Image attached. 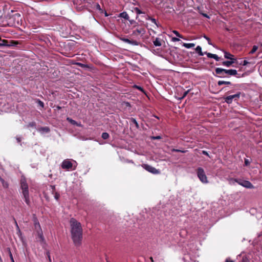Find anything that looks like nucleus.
Masks as SVG:
<instances>
[{
	"label": "nucleus",
	"instance_id": "nucleus-21",
	"mask_svg": "<svg viewBox=\"0 0 262 262\" xmlns=\"http://www.w3.org/2000/svg\"><path fill=\"white\" fill-rule=\"evenodd\" d=\"M195 51L200 56H203L204 54V53L202 52V48L200 46L196 47Z\"/></svg>",
	"mask_w": 262,
	"mask_h": 262
},
{
	"label": "nucleus",
	"instance_id": "nucleus-20",
	"mask_svg": "<svg viewBox=\"0 0 262 262\" xmlns=\"http://www.w3.org/2000/svg\"><path fill=\"white\" fill-rule=\"evenodd\" d=\"M153 43L156 47H160L162 45L159 38H156L155 40L153 41Z\"/></svg>",
	"mask_w": 262,
	"mask_h": 262
},
{
	"label": "nucleus",
	"instance_id": "nucleus-3",
	"mask_svg": "<svg viewBox=\"0 0 262 262\" xmlns=\"http://www.w3.org/2000/svg\"><path fill=\"white\" fill-rule=\"evenodd\" d=\"M20 187L22 190V193L26 203L30 205V198L28 185L25 178H22L20 180Z\"/></svg>",
	"mask_w": 262,
	"mask_h": 262
},
{
	"label": "nucleus",
	"instance_id": "nucleus-22",
	"mask_svg": "<svg viewBox=\"0 0 262 262\" xmlns=\"http://www.w3.org/2000/svg\"><path fill=\"white\" fill-rule=\"evenodd\" d=\"M50 128L48 127H42L39 129V132L49 133L50 132Z\"/></svg>",
	"mask_w": 262,
	"mask_h": 262
},
{
	"label": "nucleus",
	"instance_id": "nucleus-18",
	"mask_svg": "<svg viewBox=\"0 0 262 262\" xmlns=\"http://www.w3.org/2000/svg\"><path fill=\"white\" fill-rule=\"evenodd\" d=\"M94 8L98 10L100 13H103V10L101 8L100 5L98 3H94Z\"/></svg>",
	"mask_w": 262,
	"mask_h": 262
},
{
	"label": "nucleus",
	"instance_id": "nucleus-9",
	"mask_svg": "<svg viewBox=\"0 0 262 262\" xmlns=\"http://www.w3.org/2000/svg\"><path fill=\"white\" fill-rule=\"evenodd\" d=\"M119 39L123 42L128 43L133 46H138L139 45V42L135 40H130L123 37H119Z\"/></svg>",
	"mask_w": 262,
	"mask_h": 262
},
{
	"label": "nucleus",
	"instance_id": "nucleus-28",
	"mask_svg": "<svg viewBox=\"0 0 262 262\" xmlns=\"http://www.w3.org/2000/svg\"><path fill=\"white\" fill-rule=\"evenodd\" d=\"M172 32L178 37H180L181 38H183V36L180 34L178 31L176 30H173Z\"/></svg>",
	"mask_w": 262,
	"mask_h": 262
},
{
	"label": "nucleus",
	"instance_id": "nucleus-23",
	"mask_svg": "<svg viewBox=\"0 0 262 262\" xmlns=\"http://www.w3.org/2000/svg\"><path fill=\"white\" fill-rule=\"evenodd\" d=\"M130 120L131 122H132L133 124H134L135 125V126L137 129H138L139 128V124L138 123L136 119H135L134 118H131L130 119Z\"/></svg>",
	"mask_w": 262,
	"mask_h": 262
},
{
	"label": "nucleus",
	"instance_id": "nucleus-41",
	"mask_svg": "<svg viewBox=\"0 0 262 262\" xmlns=\"http://www.w3.org/2000/svg\"><path fill=\"white\" fill-rule=\"evenodd\" d=\"M51 189H52V193H54L55 192V185H51L50 186Z\"/></svg>",
	"mask_w": 262,
	"mask_h": 262
},
{
	"label": "nucleus",
	"instance_id": "nucleus-34",
	"mask_svg": "<svg viewBox=\"0 0 262 262\" xmlns=\"http://www.w3.org/2000/svg\"><path fill=\"white\" fill-rule=\"evenodd\" d=\"M135 10L137 14H141L143 13V12L138 8H135Z\"/></svg>",
	"mask_w": 262,
	"mask_h": 262
},
{
	"label": "nucleus",
	"instance_id": "nucleus-47",
	"mask_svg": "<svg viewBox=\"0 0 262 262\" xmlns=\"http://www.w3.org/2000/svg\"><path fill=\"white\" fill-rule=\"evenodd\" d=\"M16 139L18 143H20L21 141V137H16Z\"/></svg>",
	"mask_w": 262,
	"mask_h": 262
},
{
	"label": "nucleus",
	"instance_id": "nucleus-11",
	"mask_svg": "<svg viewBox=\"0 0 262 262\" xmlns=\"http://www.w3.org/2000/svg\"><path fill=\"white\" fill-rule=\"evenodd\" d=\"M145 32V30L143 28H140L139 29H137L136 30L133 31V34L134 35H138L139 34H144Z\"/></svg>",
	"mask_w": 262,
	"mask_h": 262
},
{
	"label": "nucleus",
	"instance_id": "nucleus-29",
	"mask_svg": "<svg viewBox=\"0 0 262 262\" xmlns=\"http://www.w3.org/2000/svg\"><path fill=\"white\" fill-rule=\"evenodd\" d=\"M36 102L38 103V104L41 107L43 108L44 107V103L42 101L40 100L39 99H36Z\"/></svg>",
	"mask_w": 262,
	"mask_h": 262
},
{
	"label": "nucleus",
	"instance_id": "nucleus-16",
	"mask_svg": "<svg viewBox=\"0 0 262 262\" xmlns=\"http://www.w3.org/2000/svg\"><path fill=\"white\" fill-rule=\"evenodd\" d=\"M0 181L2 182V185L4 188H7L9 187V184L6 182L2 178L0 177Z\"/></svg>",
	"mask_w": 262,
	"mask_h": 262
},
{
	"label": "nucleus",
	"instance_id": "nucleus-56",
	"mask_svg": "<svg viewBox=\"0 0 262 262\" xmlns=\"http://www.w3.org/2000/svg\"><path fill=\"white\" fill-rule=\"evenodd\" d=\"M48 257V258H49V260L51 262V259L50 255H49Z\"/></svg>",
	"mask_w": 262,
	"mask_h": 262
},
{
	"label": "nucleus",
	"instance_id": "nucleus-7",
	"mask_svg": "<svg viewBox=\"0 0 262 262\" xmlns=\"http://www.w3.org/2000/svg\"><path fill=\"white\" fill-rule=\"evenodd\" d=\"M142 166L148 172L153 174H159L160 171L159 169H157L155 167L148 164H143Z\"/></svg>",
	"mask_w": 262,
	"mask_h": 262
},
{
	"label": "nucleus",
	"instance_id": "nucleus-49",
	"mask_svg": "<svg viewBox=\"0 0 262 262\" xmlns=\"http://www.w3.org/2000/svg\"><path fill=\"white\" fill-rule=\"evenodd\" d=\"M201 14L205 17L209 18L210 17L206 13H201Z\"/></svg>",
	"mask_w": 262,
	"mask_h": 262
},
{
	"label": "nucleus",
	"instance_id": "nucleus-13",
	"mask_svg": "<svg viewBox=\"0 0 262 262\" xmlns=\"http://www.w3.org/2000/svg\"><path fill=\"white\" fill-rule=\"evenodd\" d=\"M236 60H231L230 61H225L222 62V64L227 67H230Z\"/></svg>",
	"mask_w": 262,
	"mask_h": 262
},
{
	"label": "nucleus",
	"instance_id": "nucleus-33",
	"mask_svg": "<svg viewBox=\"0 0 262 262\" xmlns=\"http://www.w3.org/2000/svg\"><path fill=\"white\" fill-rule=\"evenodd\" d=\"M9 256H10V259L11 260L12 262H15L14 261V258L13 257V255H12V254L10 251V249L9 248Z\"/></svg>",
	"mask_w": 262,
	"mask_h": 262
},
{
	"label": "nucleus",
	"instance_id": "nucleus-37",
	"mask_svg": "<svg viewBox=\"0 0 262 262\" xmlns=\"http://www.w3.org/2000/svg\"><path fill=\"white\" fill-rule=\"evenodd\" d=\"M212 58L214 59L216 61H219L220 59V58L216 54H213Z\"/></svg>",
	"mask_w": 262,
	"mask_h": 262
},
{
	"label": "nucleus",
	"instance_id": "nucleus-51",
	"mask_svg": "<svg viewBox=\"0 0 262 262\" xmlns=\"http://www.w3.org/2000/svg\"><path fill=\"white\" fill-rule=\"evenodd\" d=\"M136 87L141 91H143V89L142 87L137 85H136Z\"/></svg>",
	"mask_w": 262,
	"mask_h": 262
},
{
	"label": "nucleus",
	"instance_id": "nucleus-4",
	"mask_svg": "<svg viewBox=\"0 0 262 262\" xmlns=\"http://www.w3.org/2000/svg\"><path fill=\"white\" fill-rule=\"evenodd\" d=\"M22 20V18L21 15L18 13H16L13 14L9 18L10 23H12V25L14 26H18L21 23Z\"/></svg>",
	"mask_w": 262,
	"mask_h": 262
},
{
	"label": "nucleus",
	"instance_id": "nucleus-32",
	"mask_svg": "<svg viewBox=\"0 0 262 262\" xmlns=\"http://www.w3.org/2000/svg\"><path fill=\"white\" fill-rule=\"evenodd\" d=\"M54 194V198L57 200L58 201L59 199V197H60V194L57 192H55L53 193Z\"/></svg>",
	"mask_w": 262,
	"mask_h": 262
},
{
	"label": "nucleus",
	"instance_id": "nucleus-57",
	"mask_svg": "<svg viewBox=\"0 0 262 262\" xmlns=\"http://www.w3.org/2000/svg\"><path fill=\"white\" fill-rule=\"evenodd\" d=\"M150 259L151 260V261H154L153 258L152 257H150Z\"/></svg>",
	"mask_w": 262,
	"mask_h": 262
},
{
	"label": "nucleus",
	"instance_id": "nucleus-1",
	"mask_svg": "<svg viewBox=\"0 0 262 262\" xmlns=\"http://www.w3.org/2000/svg\"><path fill=\"white\" fill-rule=\"evenodd\" d=\"M71 226V238L76 246L81 245L83 230L81 223L75 219L71 218L70 221Z\"/></svg>",
	"mask_w": 262,
	"mask_h": 262
},
{
	"label": "nucleus",
	"instance_id": "nucleus-5",
	"mask_svg": "<svg viewBox=\"0 0 262 262\" xmlns=\"http://www.w3.org/2000/svg\"><path fill=\"white\" fill-rule=\"evenodd\" d=\"M197 176L200 180L203 183H208V181L204 170L202 167H199L196 170Z\"/></svg>",
	"mask_w": 262,
	"mask_h": 262
},
{
	"label": "nucleus",
	"instance_id": "nucleus-17",
	"mask_svg": "<svg viewBox=\"0 0 262 262\" xmlns=\"http://www.w3.org/2000/svg\"><path fill=\"white\" fill-rule=\"evenodd\" d=\"M183 46L187 48L190 49L195 46V44L193 43H183Z\"/></svg>",
	"mask_w": 262,
	"mask_h": 262
},
{
	"label": "nucleus",
	"instance_id": "nucleus-8",
	"mask_svg": "<svg viewBox=\"0 0 262 262\" xmlns=\"http://www.w3.org/2000/svg\"><path fill=\"white\" fill-rule=\"evenodd\" d=\"M61 166L63 169L70 170L72 168L73 164L69 159H66L63 161Z\"/></svg>",
	"mask_w": 262,
	"mask_h": 262
},
{
	"label": "nucleus",
	"instance_id": "nucleus-58",
	"mask_svg": "<svg viewBox=\"0 0 262 262\" xmlns=\"http://www.w3.org/2000/svg\"><path fill=\"white\" fill-rule=\"evenodd\" d=\"M47 255L48 256L49 255H50V253L49 251L47 252Z\"/></svg>",
	"mask_w": 262,
	"mask_h": 262
},
{
	"label": "nucleus",
	"instance_id": "nucleus-14",
	"mask_svg": "<svg viewBox=\"0 0 262 262\" xmlns=\"http://www.w3.org/2000/svg\"><path fill=\"white\" fill-rule=\"evenodd\" d=\"M119 17L123 18L126 20H129V16L126 12L120 13L119 15Z\"/></svg>",
	"mask_w": 262,
	"mask_h": 262
},
{
	"label": "nucleus",
	"instance_id": "nucleus-46",
	"mask_svg": "<svg viewBox=\"0 0 262 262\" xmlns=\"http://www.w3.org/2000/svg\"><path fill=\"white\" fill-rule=\"evenodd\" d=\"M202 154H203V155H206V156H208V157H210V156H209V154L208 153V152H207V151L203 150V151H202Z\"/></svg>",
	"mask_w": 262,
	"mask_h": 262
},
{
	"label": "nucleus",
	"instance_id": "nucleus-55",
	"mask_svg": "<svg viewBox=\"0 0 262 262\" xmlns=\"http://www.w3.org/2000/svg\"><path fill=\"white\" fill-rule=\"evenodd\" d=\"M127 162L128 163H134V162L132 160H127Z\"/></svg>",
	"mask_w": 262,
	"mask_h": 262
},
{
	"label": "nucleus",
	"instance_id": "nucleus-30",
	"mask_svg": "<svg viewBox=\"0 0 262 262\" xmlns=\"http://www.w3.org/2000/svg\"><path fill=\"white\" fill-rule=\"evenodd\" d=\"M171 151L173 152H182V153H185L186 152V150H180V149H174V148L172 149Z\"/></svg>",
	"mask_w": 262,
	"mask_h": 262
},
{
	"label": "nucleus",
	"instance_id": "nucleus-35",
	"mask_svg": "<svg viewBox=\"0 0 262 262\" xmlns=\"http://www.w3.org/2000/svg\"><path fill=\"white\" fill-rule=\"evenodd\" d=\"M204 54H206L207 57L209 58H213V54L210 53H207V52H204Z\"/></svg>",
	"mask_w": 262,
	"mask_h": 262
},
{
	"label": "nucleus",
	"instance_id": "nucleus-36",
	"mask_svg": "<svg viewBox=\"0 0 262 262\" xmlns=\"http://www.w3.org/2000/svg\"><path fill=\"white\" fill-rule=\"evenodd\" d=\"M35 126H36V123L34 122H30L28 124V126L32 127H35Z\"/></svg>",
	"mask_w": 262,
	"mask_h": 262
},
{
	"label": "nucleus",
	"instance_id": "nucleus-53",
	"mask_svg": "<svg viewBox=\"0 0 262 262\" xmlns=\"http://www.w3.org/2000/svg\"><path fill=\"white\" fill-rule=\"evenodd\" d=\"M103 13H104V15L105 16H108V14L107 13V12L106 11H103Z\"/></svg>",
	"mask_w": 262,
	"mask_h": 262
},
{
	"label": "nucleus",
	"instance_id": "nucleus-38",
	"mask_svg": "<svg viewBox=\"0 0 262 262\" xmlns=\"http://www.w3.org/2000/svg\"><path fill=\"white\" fill-rule=\"evenodd\" d=\"M204 37L208 41V42L209 45H212V43L211 42V41H210V38L208 37H207L206 35H204Z\"/></svg>",
	"mask_w": 262,
	"mask_h": 262
},
{
	"label": "nucleus",
	"instance_id": "nucleus-6",
	"mask_svg": "<svg viewBox=\"0 0 262 262\" xmlns=\"http://www.w3.org/2000/svg\"><path fill=\"white\" fill-rule=\"evenodd\" d=\"M241 94V93L239 92L235 94L224 97L223 99L226 103L230 104L232 103L233 100H237L239 98Z\"/></svg>",
	"mask_w": 262,
	"mask_h": 262
},
{
	"label": "nucleus",
	"instance_id": "nucleus-12",
	"mask_svg": "<svg viewBox=\"0 0 262 262\" xmlns=\"http://www.w3.org/2000/svg\"><path fill=\"white\" fill-rule=\"evenodd\" d=\"M224 57L226 59H229L233 60H236V59L235 58H233V57H234L233 55H232V54H230V53L227 52L226 51H224Z\"/></svg>",
	"mask_w": 262,
	"mask_h": 262
},
{
	"label": "nucleus",
	"instance_id": "nucleus-31",
	"mask_svg": "<svg viewBox=\"0 0 262 262\" xmlns=\"http://www.w3.org/2000/svg\"><path fill=\"white\" fill-rule=\"evenodd\" d=\"M148 19L150 20L152 23L155 24L157 27H159L155 18L149 17Z\"/></svg>",
	"mask_w": 262,
	"mask_h": 262
},
{
	"label": "nucleus",
	"instance_id": "nucleus-52",
	"mask_svg": "<svg viewBox=\"0 0 262 262\" xmlns=\"http://www.w3.org/2000/svg\"><path fill=\"white\" fill-rule=\"evenodd\" d=\"M225 262H234L233 260H231V259H230L229 258L228 259H227L225 261Z\"/></svg>",
	"mask_w": 262,
	"mask_h": 262
},
{
	"label": "nucleus",
	"instance_id": "nucleus-43",
	"mask_svg": "<svg viewBox=\"0 0 262 262\" xmlns=\"http://www.w3.org/2000/svg\"><path fill=\"white\" fill-rule=\"evenodd\" d=\"M250 164V162L248 159H245V165L246 166H248Z\"/></svg>",
	"mask_w": 262,
	"mask_h": 262
},
{
	"label": "nucleus",
	"instance_id": "nucleus-27",
	"mask_svg": "<svg viewBox=\"0 0 262 262\" xmlns=\"http://www.w3.org/2000/svg\"><path fill=\"white\" fill-rule=\"evenodd\" d=\"M257 49H258V47L257 46H255V45L253 46L252 50L249 52V54H253L257 51Z\"/></svg>",
	"mask_w": 262,
	"mask_h": 262
},
{
	"label": "nucleus",
	"instance_id": "nucleus-42",
	"mask_svg": "<svg viewBox=\"0 0 262 262\" xmlns=\"http://www.w3.org/2000/svg\"><path fill=\"white\" fill-rule=\"evenodd\" d=\"M241 262H248V259L247 257L244 256L242 258V260Z\"/></svg>",
	"mask_w": 262,
	"mask_h": 262
},
{
	"label": "nucleus",
	"instance_id": "nucleus-40",
	"mask_svg": "<svg viewBox=\"0 0 262 262\" xmlns=\"http://www.w3.org/2000/svg\"><path fill=\"white\" fill-rule=\"evenodd\" d=\"M189 92V90L186 91H185L183 94V96L182 97H181V99H183L186 96V95H187V94L188 93V92Z\"/></svg>",
	"mask_w": 262,
	"mask_h": 262
},
{
	"label": "nucleus",
	"instance_id": "nucleus-50",
	"mask_svg": "<svg viewBox=\"0 0 262 262\" xmlns=\"http://www.w3.org/2000/svg\"><path fill=\"white\" fill-rule=\"evenodd\" d=\"M15 225H16V228H17V230H18V232H20V230L19 228V227H18V224H17V222H16V221H15Z\"/></svg>",
	"mask_w": 262,
	"mask_h": 262
},
{
	"label": "nucleus",
	"instance_id": "nucleus-39",
	"mask_svg": "<svg viewBox=\"0 0 262 262\" xmlns=\"http://www.w3.org/2000/svg\"><path fill=\"white\" fill-rule=\"evenodd\" d=\"M38 236H39V238H40V239L41 240V241L43 242L44 241V237H43L42 233V232L39 233Z\"/></svg>",
	"mask_w": 262,
	"mask_h": 262
},
{
	"label": "nucleus",
	"instance_id": "nucleus-44",
	"mask_svg": "<svg viewBox=\"0 0 262 262\" xmlns=\"http://www.w3.org/2000/svg\"><path fill=\"white\" fill-rule=\"evenodd\" d=\"M152 139H155V140H159V139H161V137L160 136H154L152 137Z\"/></svg>",
	"mask_w": 262,
	"mask_h": 262
},
{
	"label": "nucleus",
	"instance_id": "nucleus-10",
	"mask_svg": "<svg viewBox=\"0 0 262 262\" xmlns=\"http://www.w3.org/2000/svg\"><path fill=\"white\" fill-rule=\"evenodd\" d=\"M242 186L247 188H252L253 187V185L250 182L244 180H243Z\"/></svg>",
	"mask_w": 262,
	"mask_h": 262
},
{
	"label": "nucleus",
	"instance_id": "nucleus-2",
	"mask_svg": "<svg viewBox=\"0 0 262 262\" xmlns=\"http://www.w3.org/2000/svg\"><path fill=\"white\" fill-rule=\"evenodd\" d=\"M215 72L216 74V76L219 78H225L228 76H235L237 75V72L236 70L234 69H225L221 68H216L215 69Z\"/></svg>",
	"mask_w": 262,
	"mask_h": 262
},
{
	"label": "nucleus",
	"instance_id": "nucleus-24",
	"mask_svg": "<svg viewBox=\"0 0 262 262\" xmlns=\"http://www.w3.org/2000/svg\"><path fill=\"white\" fill-rule=\"evenodd\" d=\"M76 64L82 68H89L90 67L88 64H85L80 62H77Z\"/></svg>",
	"mask_w": 262,
	"mask_h": 262
},
{
	"label": "nucleus",
	"instance_id": "nucleus-48",
	"mask_svg": "<svg viewBox=\"0 0 262 262\" xmlns=\"http://www.w3.org/2000/svg\"><path fill=\"white\" fill-rule=\"evenodd\" d=\"M172 40L173 41H174V42H176V41H180V39H179V38H177V37H173V38H172Z\"/></svg>",
	"mask_w": 262,
	"mask_h": 262
},
{
	"label": "nucleus",
	"instance_id": "nucleus-45",
	"mask_svg": "<svg viewBox=\"0 0 262 262\" xmlns=\"http://www.w3.org/2000/svg\"><path fill=\"white\" fill-rule=\"evenodd\" d=\"M249 62L246 60H244L242 63H241L240 64H242L243 66L247 65Z\"/></svg>",
	"mask_w": 262,
	"mask_h": 262
},
{
	"label": "nucleus",
	"instance_id": "nucleus-25",
	"mask_svg": "<svg viewBox=\"0 0 262 262\" xmlns=\"http://www.w3.org/2000/svg\"><path fill=\"white\" fill-rule=\"evenodd\" d=\"M67 120L70 122L73 125H76L77 126H80V125H78L77 123V122L74 120H73L72 119L70 118H67Z\"/></svg>",
	"mask_w": 262,
	"mask_h": 262
},
{
	"label": "nucleus",
	"instance_id": "nucleus-54",
	"mask_svg": "<svg viewBox=\"0 0 262 262\" xmlns=\"http://www.w3.org/2000/svg\"><path fill=\"white\" fill-rule=\"evenodd\" d=\"M35 226H36V225H38L39 227H40V224H39V222H36V223H35Z\"/></svg>",
	"mask_w": 262,
	"mask_h": 262
},
{
	"label": "nucleus",
	"instance_id": "nucleus-26",
	"mask_svg": "<svg viewBox=\"0 0 262 262\" xmlns=\"http://www.w3.org/2000/svg\"><path fill=\"white\" fill-rule=\"evenodd\" d=\"M109 137L110 135L107 133L104 132L102 134L101 137L104 140L107 139Z\"/></svg>",
	"mask_w": 262,
	"mask_h": 262
},
{
	"label": "nucleus",
	"instance_id": "nucleus-19",
	"mask_svg": "<svg viewBox=\"0 0 262 262\" xmlns=\"http://www.w3.org/2000/svg\"><path fill=\"white\" fill-rule=\"evenodd\" d=\"M223 84L231 85V83L230 81H226L223 80H220L217 82V85L220 86Z\"/></svg>",
	"mask_w": 262,
	"mask_h": 262
},
{
	"label": "nucleus",
	"instance_id": "nucleus-15",
	"mask_svg": "<svg viewBox=\"0 0 262 262\" xmlns=\"http://www.w3.org/2000/svg\"><path fill=\"white\" fill-rule=\"evenodd\" d=\"M243 180L241 179H234V178H232V179H230V181L233 184L234 183L236 182V183H238L240 185H242V183Z\"/></svg>",
	"mask_w": 262,
	"mask_h": 262
}]
</instances>
